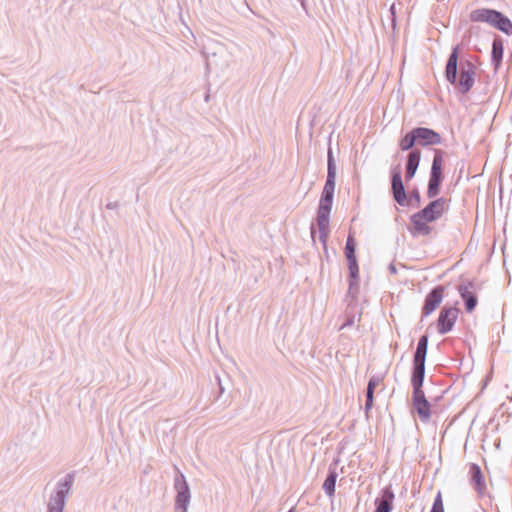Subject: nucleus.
Instances as JSON below:
<instances>
[{
    "label": "nucleus",
    "instance_id": "f257e3e1",
    "mask_svg": "<svg viewBox=\"0 0 512 512\" xmlns=\"http://www.w3.org/2000/svg\"><path fill=\"white\" fill-rule=\"evenodd\" d=\"M443 151L436 150L433 156L430 176L427 187V197L433 199L423 209L417 213L423 216L426 221L434 222L438 220L445 212L448 200L444 197L436 198L440 192L441 184L444 179L442 172Z\"/></svg>",
    "mask_w": 512,
    "mask_h": 512
},
{
    "label": "nucleus",
    "instance_id": "f03ea898",
    "mask_svg": "<svg viewBox=\"0 0 512 512\" xmlns=\"http://www.w3.org/2000/svg\"><path fill=\"white\" fill-rule=\"evenodd\" d=\"M460 53V45H455L448 56L445 66V78L455 87V89L465 95L470 92L476 77V66L470 60H462L460 62V74L458 77V59Z\"/></svg>",
    "mask_w": 512,
    "mask_h": 512
},
{
    "label": "nucleus",
    "instance_id": "7ed1b4c3",
    "mask_svg": "<svg viewBox=\"0 0 512 512\" xmlns=\"http://www.w3.org/2000/svg\"><path fill=\"white\" fill-rule=\"evenodd\" d=\"M469 18L472 22L487 23L508 36L512 35L511 20L498 10L489 8L475 9L470 12Z\"/></svg>",
    "mask_w": 512,
    "mask_h": 512
},
{
    "label": "nucleus",
    "instance_id": "20e7f679",
    "mask_svg": "<svg viewBox=\"0 0 512 512\" xmlns=\"http://www.w3.org/2000/svg\"><path fill=\"white\" fill-rule=\"evenodd\" d=\"M391 192L396 203L401 206L412 205L414 207H419L421 204V196L417 188L411 191L410 197H407V193L402 180L400 165H397L391 169Z\"/></svg>",
    "mask_w": 512,
    "mask_h": 512
},
{
    "label": "nucleus",
    "instance_id": "39448f33",
    "mask_svg": "<svg viewBox=\"0 0 512 512\" xmlns=\"http://www.w3.org/2000/svg\"><path fill=\"white\" fill-rule=\"evenodd\" d=\"M425 375L411 374L412 404L422 422H427L431 417V404L423 391Z\"/></svg>",
    "mask_w": 512,
    "mask_h": 512
},
{
    "label": "nucleus",
    "instance_id": "423d86ee",
    "mask_svg": "<svg viewBox=\"0 0 512 512\" xmlns=\"http://www.w3.org/2000/svg\"><path fill=\"white\" fill-rule=\"evenodd\" d=\"M73 482L74 476L71 473L65 475L57 482L55 492L49 498L47 512L64 511L66 498L72 489Z\"/></svg>",
    "mask_w": 512,
    "mask_h": 512
},
{
    "label": "nucleus",
    "instance_id": "0eeeda50",
    "mask_svg": "<svg viewBox=\"0 0 512 512\" xmlns=\"http://www.w3.org/2000/svg\"><path fill=\"white\" fill-rule=\"evenodd\" d=\"M174 489L176 491L174 512H188V506L191 501L190 487L186 478L179 469L174 478Z\"/></svg>",
    "mask_w": 512,
    "mask_h": 512
},
{
    "label": "nucleus",
    "instance_id": "6e6552de",
    "mask_svg": "<svg viewBox=\"0 0 512 512\" xmlns=\"http://www.w3.org/2000/svg\"><path fill=\"white\" fill-rule=\"evenodd\" d=\"M460 310L456 306H444L437 319V331L440 335L450 332L458 318Z\"/></svg>",
    "mask_w": 512,
    "mask_h": 512
},
{
    "label": "nucleus",
    "instance_id": "1a4fd4ad",
    "mask_svg": "<svg viewBox=\"0 0 512 512\" xmlns=\"http://www.w3.org/2000/svg\"><path fill=\"white\" fill-rule=\"evenodd\" d=\"M429 337L427 334L422 335L417 343L416 350L413 355L412 373L425 375V362L427 356Z\"/></svg>",
    "mask_w": 512,
    "mask_h": 512
},
{
    "label": "nucleus",
    "instance_id": "9d476101",
    "mask_svg": "<svg viewBox=\"0 0 512 512\" xmlns=\"http://www.w3.org/2000/svg\"><path fill=\"white\" fill-rule=\"evenodd\" d=\"M336 172H327L326 182L320 197L317 211L330 212L333 204L335 191Z\"/></svg>",
    "mask_w": 512,
    "mask_h": 512
},
{
    "label": "nucleus",
    "instance_id": "9b49d317",
    "mask_svg": "<svg viewBox=\"0 0 512 512\" xmlns=\"http://www.w3.org/2000/svg\"><path fill=\"white\" fill-rule=\"evenodd\" d=\"M457 290L464 301L466 312L471 313L478 304V298L475 293V282L471 280H464L458 285Z\"/></svg>",
    "mask_w": 512,
    "mask_h": 512
},
{
    "label": "nucleus",
    "instance_id": "f8f14e48",
    "mask_svg": "<svg viewBox=\"0 0 512 512\" xmlns=\"http://www.w3.org/2000/svg\"><path fill=\"white\" fill-rule=\"evenodd\" d=\"M445 287L443 285L435 286L425 297L422 307V318L432 314L442 303Z\"/></svg>",
    "mask_w": 512,
    "mask_h": 512
},
{
    "label": "nucleus",
    "instance_id": "ddd939ff",
    "mask_svg": "<svg viewBox=\"0 0 512 512\" xmlns=\"http://www.w3.org/2000/svg\"><path fill=\"white\" fill-rule=\"evenodd\" d=\"M413 129L416 135L417 144L421 146L438 145L442 142L441 135L430 128L416 127Z\"/></svg>",
    "mask_w": 512,
    "mask_h": 512
},
{
    "label": "nucleus",
    "instance_id": "4468645a",
    "mask_svg": "<svg viewBox=\"0 0 512 512\" xmlns=\"http://www.w3.org/2000/svg\"><path fill=\"white\" fill-rule=\"evenodd\" d=\"M394 492L391 486H386L381 490L379 497L375 499L374 512H391L393 510Z\"/></svg>",
    "mask_w": 512,
    "mask_h": 512
},
{
    "label": "nucleus",
    "instance_id": "2eb2a0df",
    "mask_svg": "<svg viewBox=\"0 0 512 512\" xmlns=\"http://www.w3.org/2000/svg\"><path fill=\"white\" fill-rule=\"evenodd\" d=\"M204 55L206 59V69L210 71L213 66H218L217 57H224L226 49L222 44H216L214 46H205Z\"/></svg>",
    "mask_w": 512,
    "mask_h": 512
},
{
    "label": "nucleus",
    "instance_id": "dca6fc26",
    "mask_svg": "<svg viewBox=\"0 0 512 512\" xmlns=\"http://www.w3.org/2000/svg\"><path fill=\"white\" fill-rule=\"evenodd\" d=\"M469 474L471 485L480 496H483L485 494L486 484L479 465L472 463L470 465Z\"/></svg>",
    "mask_w": 512,
    "mask_h": 512
},
{
    "label": "nucleus",
    "instance_id": "f3484780",
    "mask_svg": "<svg viewBox=\"0 0 512 512\" xmlns=\"http://www.w3.org/2000/svg\"><path fill=\"white\" fill-rule=\"evenodd\" d=\"M421 160V152L418 149L411 150L407 155L405 166V180L409 182L414 178Z\"/></svg>",
    "mask_w": 512,
    "mask_h": 512
},
{
    "label": "nucleus",
    "instance_id": "a211bd4d",
    "mask_svg": "<svg viewBox=\"0 0 512 512\" xmlns=\"http://www.w3.org/2000/svg\"><path fill=\"white\" fill-rule=\"evenodd\" d=\"M410 221L413 226L410 232L414 237L427 236L431 233L432 228L427 224L429 221H426L420 214L414 213L410 217Z\"/></svg>",
    "mask_w": 512,
    "mask_h": 512
},
{
    "label": "nucleus",
    "instance_id": "6ab92c4d",
    "mask_svg": "<svg viewBox=\"0 0 512 512\" xmlns=\"http://www.w3.org/2000/svg\"><path fill=\"white\" fill-rule=\"evenodd\" d=\"M329 217L330 212L317 211V225H318V237L319 241L326 246L328 235H329Z\"/></svg>",
    "mask_w": 512,
    "mask_h": 512
},
{
    "label": "nucleus",
    "instance_id": "aec40b11",
    "mask_svg": "<svg viewBox=\"0 0 512 512\" xmlns=\"http://www.w3.org/2000/svg\"><path fill=\"white\" fill-rule=\"evenodd\" d=\"M337 471L335 467L330 466L328 475L323 483V490L325 494L329 497H332L335 493L336 481H337Z\"/></svg>",
    "mask_w": 512,
    "mask_h": 512
},
{
    "label": "nucleus",
    "instance_id": "412c9836",
    "mask_svg": "<svg viewBox=\"0 0 512 512\" xmlns=\"http://www.w3.org/2000/svg\"><path fill=\"white\" fill-rule=\"evenodd\" d=\"M504 46L501 38L497 37L492 42L491 61L495 67L500 66L503 59Z\"/></svg>",
    "mask_w": 512,
    "mask_h": 512
},
{
    "label": "nucleus",
    "instance_id": "4be33fe9",
    "mask_svg": "<svg viewBox=\"0 0 512 512\" xmlns=\"http://www.w3.org/2000/svg\"><path fill=\"white\" fill-rule=\"evenodd\" d=\"M417 144L416 135L414 129L410 130L404 137L399 141V147L402 151H411L414 145Z\"/></svg>",
    "mask_w": 512,
    "mask_h": 512
},
{
    "label": "nucleus",
    "instance_id": "5701e85b",
    "mask_svg": "<svg viewBox=\"0 0 512 512\" xmlns=\"http://www.w3.org/2000/svg\"><path fill=\"white\" fill-rule=\"evenodd\" d=\"M349 287L347 298H351L349 301V305L357 300V295L359 293V278H349Z\"/></svg>",
    "mask_w": 512,
    "mask_h": 512
},
{
    "label": "nucleus",
    "instance_id": "b1692460",
    "mask_svg": "<svg viewBox=\"0 0 512 512\" xmlns=\"http://www.w3.org/2000/svg\"><path fill=\"white\" fill-rule=\"evenodd\" d=\"M356 244L353 236L349 235L345 244L346 259L356 257L355 255Z\"/></svg>",
    "mask_w": 512,
    "mask_h": 512
},
{
    "label": "nucleus",
    "instance_id": "393cba45",
    "mask_svg": "<svg viewBox=\"0 0 512 512\" xmlns=\"http://www.w3.org/2000/svg\"><path fill=\"white\" fill-rule=\"evenodd\" d=\"M349 278H359V267L356 257L348 258Z\"/></svg>",
    "mask_w": 512,
    "mask_h": 512
},
{
    "label": "nucleus",
    "instance_id": "a878e982",
    "mask_svg": "<svg viewBox=\"0 0 512 512\" xmlns=\"http://www.w3.org/2000/svg\"><path fill=\"white\" fill-rule=\"evenodd\" d=\"M379 383H380V378L377 376H372L369 379L368 384H367L366 395L374 396V391H375L376 387L379 385Z\"/></svg>",
    "mask_w": 512,
    "mask_h": 512
},
{
    "label": "nucleus",
    "instance_id": "bb28decb",
    "mask_svg": "<svg viewBox=\"0 0 512 512\" xmlns=\"http://www.w3.org/2000/svg\"><path fill=\"white\" fill-rule=\"evenodd\" d=\"M327 172H337L336 162L331 147L328 148L327 153Z\"/></svg>",
    "mask_w": 512,
    "mask_h": 512
},
{
    "label": "nucleus",
    "instance_id": "cd10ccee",
    "mask_svg": "<svg viewBox=\"0 0 512 512\" xmlns=\"http://www.w3.org/2000/svg\"><path fill=\"white\" fill-rule=\"evenodd\" d=\"M431 510H436L437 512H444L442 497L440 493H438L437 496L435 497Z\"/></svg>",
    "mask_w": 512,
    "mask_h": 512
},
{
    "label": "nucleus",
    "instance_id": "c85d7f7f",
    "mask_svg": "<svg viewBox=\"0 0 512 512\" xmlns=\"http://www.w3.org/2000/svg\"><path fill=\"white\" fill-rule=\"evenodd\" d=\"M355 322V315H346V320L342 323V325L340 326L339 330H343L345 329L346 327H350L354 324Z\"/></svg>",
    "mask_w": 512,
    "mask_h": 512
},
{
    "label": "nucleus",
    "instance_id": "c756f323",
    "mask_svg": "<svg viewBox=\"0 0 512 512\" xmlns=\"http://www.w3.org/2000/svg\"><path fill=\"white\" fill-rule=\"evenodd\" d=\"M374 402V396L366 395V402H365V413L368 416L369 410L372 408Z\"/></svg>",
    "mask_w": 512,
    "mask_h": 512
},
{
    "label": "nucleus",
    "instance_id": "7c9ffc66",
    "mask_svg": "<svg viewBox=\"0 0 512 512\" xmlns=\"http://www.w3.org/2000/svg\"><path fill=\"white\" fill-rule=\"evenodd\" d=\"M118 207V203L117 202H109L107 203L106 205V208L107 209H110V210H114Z\"/></svg>",
    "mask_w": 512,
    "mask_h": 512
},
{
    "label": "nucleus",
    "instance_id": "2f4dec72",
    "mask_svg": "<svg viewBox=\"0 0 512 512\" xmlns=\"http://www.w3.org/2000/svg\"><path fill=\"white\" fill-rule=\"evenodd\" d=\"M388 270L391 274H396L397 273V269H396V266L391 263L389 266H388Z\"/></svg>",
    "mask_w": 512,
    "mask_h": 512
},
{
    "label": "nucleus",
    "instance_id": "473e14b6",
    "mask_svg": "<svg viewBox=\"0 0 512 512\" xmlns=\"http://www.w3.org/2000/svg\"><path fill=\"white\" fill-rule=\"evenodd\" d=\"M315 235H316V232H315V229H314V226L312 225L311 226V236H312V239L315 241Z\"/></svg>",
    "mask_w": 512,
    "mask_h": 512
},
{
    "label": "nucleus",
    "instance_id": "72a5a7b5",
    "mask_svg": "<svg viewBox=\"0 0 512 512\" xmlns=\"http://www.w3.org/2000/svg\"><path fill=\"white\" fill-rule=\"evenodd\" d=\"M301 4H302V6H304V1L303 0H301Z\"/></svg>",
    "mask_w": 512,
    "mask_h": 512
}]
</instances>
